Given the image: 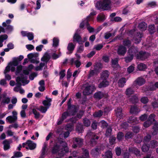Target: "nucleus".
Segmentation results:
<instances>
[{"label": "nucleus", "mask_w": 158, "mask_h": 158, "mask_svg": "<svg viewBox=\"0 0 158 158\" xmlns=\"http://www.w3.org/2000/svg\"><path fill=\"white\" fill-rule=\"evenodd\" d=\"M110 0H103L102 1H98L96 4V7L98 10L102 9L103 10H107L111 8Z\"/></svg>", "instance_id": "nucleus-1"}, {"label": "nucleus", "mask_w": 158, "mask_h": 158, "mask_svg": "<svg viewBox=\"0 0 158 158\" xmlns=\"http://www.w3.org/2000/svg\"><path fill=\"white\" fill-rule=\"evenodd\" d=\"M138 49L134 46L130 47L128 50L127 56L124 58L125 62L127 63L130 62L133 60L134 56L137 55L138 53Z\"/></svg>", "instance_id": "nucleus-2"}, {"label": "nucleus", "mask_w": 158, "mask_h": 158, "mask_svg": "<svg viewBox=\"0 0 158 158\" xmlns=\"http://www.w3.org/2000/svg\"><path fill=\"white\" fill-rule=\"evenodd\" d=\"M23 58L24 56L22 55H20L17 57H14L13 59V61L12 62H10L8 64V65L6 67L4 71V73L6 74L10 71V66H17L19 64V62L21 61Z\"/></svg>", "instance_id": "nucleus-3"}, {"label": "nucleus", "mask_w": 158, "mask_h": 158, "mask_svg": "<svg viewBox=\"0 0 158 158\" xmlns=\"http://www.w3.org/2000/svg\"><path fill=\"white\" fill-rule=\"evenodd\" d=\"M96 14V12L94 11L91 12L86 18L82 20L79 26L80 28L81 29H83L85 25L87 27V22H89V21H93L94 18V16Z\"/></svg>", "instance_id": "nucleus-4"}, {"label": "nucleus", "mask_w": 158, "mask_h": 158, "mask_svg": "<svg viewBox=\"0 0 158 158\" xmlns=\"http://www.w3.org/2000/svg\"><path fill=\"white\" fill-rule=\"evenodd\" d=\"M71 99L70 98L69 100L67 102L68 106L67 111L72 116L75 115L78 111L77 106L75 105H72L71 104Z\"/></svg>", "instance_id": "nucleus-5"}, {"label": "nucleus", "mask_w": 158, "mask_h": 158, "mask_svg": "<svg viewBox=\"0 0 158 158\" xmlns=\"http://www.w3.org/2000/svg\"><path fill=\"white\" fill-rule=\"evenodd\" d=\"M27 76H24V75L21 74H20V76H18L17 77L16 79V81L17 82V85L19 87H20L22 85L21 83L20 82L21 81L23 84V85L24 84H27L29 82V80H27Z\"/></svg>", "instance_id": "nucleus-6"}, {"label": "nucleus", "mask_w": 158, "mask_h": 158, "mask_svg": "<svg viewBox=\"0 0 158 158\" xmlns=\"http://www.w3.org/2000/svg\"><path fill=\"white\" fill-rule=\"evenodd\" d=\"M83 139L79 137H74L72 138L73 142L72 147L75 148L77 147H81L83 144Z\"/></svg>", "instance_id": "nucleus-7"}, {"label": "nucleus", "mask_w": 158, "mask_h": 158, "mask_svg": "<svg viewBox=\"0 0 158 158\" xmlns=\"http://www.w3.org/2000/svg\"><path fill=\"white\" fill-rule=\"evenodd\" d=\"M59 143L61 145L63 148L61 149L60 153L59 154L60 156H63L65 154L69 152V149L67 146V144L65 141L63 140H60Z\"/></svg>", "instance_id": "nucleus-8"}, {"label": "nucleus", "mask_w": 158, "mask_h": 158, "mask_svg": "<svg viewBox=\"0 0 158 158\" xmlns=\"http://www.w3.org/2000/svg\"><path fill=\"white\" fill-rule=\"evenodd\" d=\"M150 53L145 51H139L137 55V58L142 60H144L147 59L150 56Z\"/></svg>", "instance_id": "nucleus-9"}, {"label": "nucleus", "mask_w": 158, "mask_h": 158, "mask_svg": "<svg viewBox=\"0 0 158 158\" xmlns=\"http://www.w3.org/2000/svg\"><path fill=\"white\" fill-rule=\"evenodd\" d=\"M87 135H88L92 136L90 141V146L93 147L95 145L97 142V140L98 139L99 137L91 131L88 132Z\"/></svg>", "instance_id": "nucleus-10"}, {"label": "nucleus", "mask_w": 158, "mask_h": 158, "mask_svg": "<svg viewBox=\"0 0 158 158\" xmlns=\"http://www.w3.org/2000/svg\"><path fill=\"white\" fill-rule=\"evenodd\" d=\"M94 97L95 98L100 100L103 98H107L108 94L101 91H98L94 93Z\"/></svg>", "instance_id": "nucleus-11"}, {"label": "nucleus", "mask_w": 158, "mask_h": 158, "mask_svg": "<svg viewBox=\"0 0 158 158\" xmlns=\"http://www.w3.org/2000/svg\"><path fill=\"white\" fill-rule=\"evenodd\" d=\"M127 48L126 47L123 45H120L118 46L117 53L120 56H124L126 53Z\"/></svg>", "instance_id": "nucleus-12"}, {"label": "nucleus", "mask_w": 158, "mask_h": 158, "mask_svg": "<svg viewBox=\"0 0 158 158\" xmlns=\"http://www.w3.org/2000/svg\"><path fill=\"white\" fill-rule=\"evenodd\" d=\"M70 115H71L70 114L68 111H66L63 113L61 118L58 120L57 124L58 125H61L63 121Z\"/></svg>", "instance_id": "nucleus-13"}, {"label": "nucleus", "mask_w": 158, "mask_h": 158, "mask_svg": "<svg viewBox=\"0 0 158 158\" xmlns=\"http://www.w3.org/2000/svg\"><path fill=\"white\" fill-rule=\"evenodd\" d=\"M142 36V34L140 32H138L134 34L133 38L136 44H138L140 42Z\"/></svg>", "instance_id": "nucleus-14"}, {"label": "nucleus", "mask_w": 158, "mask_h": 158, "mask_svg": "<svg viewBox=\"0 0 158 158\" xmlns=\"http://www.w3.org/2000/svg\"><path fill=\"white\" fill-rule=\"evenodd\" d=\"M127 122L131 125H134L138 124L139 123V120L137 118L134 116H131L128 119Z\"/></svg>", "instance_id": "nucleus-15"}, {"label": "nucleus", "mask_w": 158, "mask_h": 158, "mask_svg": "<svg viewBox=\"0 0 158 158\" xmlns=\"http://www.w3.org/2000/svg\"><path fill=\"white\" fill-rule=\"evenodd\" d=\"M73 43L77 42L79 44L81 43V42L82 41V37L77 31L75 33L73 36Z\"/></svg>", "instance_id": "nucleus-16"}, {"label": "nucleus", "mask_w": 158, "mask_h": 158, "mask_svg": "<svg viewBox=\"0 0 158 158\" xmlns=\"http://www.w3.org/2000/svg\"><path fill=\"white\" fill-rule=\"evenodd\" d=\"M12 142L11 139H9V140L5 139L2 142V143L4 145L3 149L5 151H6L10 148V144Z\"/></svg>", "instance_id": "nucleus-17"}, {"label": "nucleus", "mask_w": 158, "mask_h": 158, "mask_svg": "<svg viewBox=\"0 0 158 158\" xmlns=\"http://www.w3.org/2000/svg\"><path fill=\"white\" fill-rule=\"evenodd\" d=\"M60 146L56 143L55 144L52 148L51 153L52 154H55L59 152L60 150Z\"/></svg>", "instance_id": "nucleus-18"}, {"label": "nucleus", "mask_w": 158, "mask_h": 158, "mask_svg": "<svg viewBox=\"0 0 158 158\" xmlns=\"http://www.w3.org/2000/svg\"><path fill=\"white\" fill-rule=\"evenodd\" d=\"M114 111L117 117L120 119H121L123 115L122 108L121 107H118L116 109H115Z\"/></svg>", "instance_id": "nucleus-19"}, {"label": "nucleus", "mask_w": 158, "mask_h": 158, "mask_svg": "<svg viewBox=\"0 0 158 158\" xmlns=\"http://www.w3.org/2000/svg\"><path fill=\"white\" fill-rule=\"evenodd\" d=\"M75 45H74L72 43H69L68 44L67 47V49L69 51V52H67V54H71L72 53L74 49Z\"/></svg>", "instance_id": "nucleus-20"}, {"label": "nucleus", "mask_w": 158, "mask_h": 158, "mask_svg": "<svg viewBox=\"0 0 158 158\" xmlns=\"http://www.w3.org/2000/svg\"><path fill=\"white\" fill-rule=\"evenodd\" d=\"M128 150L129 152L134 153L137 156L140 155V152L139 150L135 147L129 148Z\"/></svg>", "instance_id": "nucleus-21"}, {"label": "nucleus", "mask_w": 158, "mask_h": 158, "mask_svg": "<svg viewBox=\"0 0 158 158\" xmlns=\"http://www.w3.org/2000/svg\"><path fill=\"white\" fill-rule=\"evenodd\" d=\"M134 82L136 84L141 86L145 83V80L143 78L139 77Z\"/></svg>", "instance_id": "nucleus-22"}, {"label": "nucleus", "mask_w": 158, "mask_h": 158, "mask_svg": "<svg viewBox=\"0 0 158 158\" xmlns=\"http://www.w3.org/2000/svg\"><path fill=\"white\" fill-rule=\"evenodd\" d=\"M27 143L29 149L31 150H34L36 147V144L30 140H27Z\"/></svg>", "instance_id": "nucleus-23"}, {"label": "nucleus", "mask_w": 158, "mask_h": 158, "mask_svg": "<svg viewBox=\"0 0 158 158\" xmlns=\"http://www.w3.org/2000/svg\"><path fill=\"white\" fill-rule=\"evenodd\" d=\"M110 75V72L107 70L103 71L101 77L102 79L107 80Z\"/></svg>", "instance_id": "nucleus-24"}, {"label": "nucleus", "mask_w": 158, "mask_h": 158, "mask_svg": "<svg viewBox=\"0 0 158 158\" xmlns=\"http://www.w3.org/2000/svg\"><path fill=\"white\" fill-rule=\"evenodd\" d=\"M102 81L98 85L99 88L106 87L108 86L109 85V81L107 80L102 79Z\"/></svg>", "instance_id": "nucleus-25"}, {"label": "nucleus", "mask_w": 158, "mask_h": 158, "mask_svg": "<svg viewBox=\"0 0 158 158\" xmlns=\"http://www.w3.org/2000/svg\"><path fill=\"white\" fill-rule=\"evenodd\" d=\"M106 19L105 16L103 13L98 15L97 17V21L98 22H103Z\"/></svg>", "instance_id": "nucleus-26"}, {"label": "nucleus", "mask_w": 158, "mask_h": 158, "mask_svg": "<svg viewBox=\"0 0 158 158\" xmlns=\"http://www.w3.org/2000/svg\"><path fill=\"white\" fill-rule=\"evenodd\" d=\"M134 90L132 87H130L127 88L125 91V94L127 96L129 97L131 95L134 94Z\"/></svg>", "instance_id": "nucleus-27"}, {"label": "nucleus", "mask_w": 158, "mask_h": 158, "mask_svg": "<svg viewBox=\"0 0 158 158\" xmlns=\"http://www.w3.org/2000/svg\"><path fill=\"white\" fill-rule=\"evenodd\" d=\"M126 78L125 77H122L120 78L118 82V84L120 87H123L126 82Z\"/></svg>", "instance_id": "nucleus-28"}, {"label": "nucleus", "mask_w": 158, "mask_h": 158, "mask_svg": "<svg viewBox=\"0 0 158 158\" xmlns=\"http://www.w3.org/2000/svg\"><path fill=\"white\" fill-rule=\"evenodd\" d=\"M91 86L89 85L86 86L83 91V94L84 96L88 95L90 94V90L91 89Z\"/></svg>", "instance_id": "nucleus-29"}, {"label": "nucleus", "mask_w": 158, "mask_h": 158, "mask_svg": "<svg viewBox=\"0 0 158 158\" xmlns=\"http://www.w3.org/2000/svg\"><path fill=\"white\" fill-rule=\"evenodd\" d=\"M131 41L127 39H125L123 41V45L128 48L131 47Z\"/></svg>", "instance_id": "nucleus-30"}, {"label": "nucleus", "mask_w": 158, "mask_h": 158, "mask_svg": "<svg viewBox=\"0 0 158 158\" xmlns=\"http://www.w3.org/2000/svg\"><path fill=\"white\" fill-rule=\"evenodd\" d=\"M148 31L150 34H153L156 31V29L154 25H150L148 27Z\"/></svg>", "instance_id": "nucleus-31"}, {"label": "nucleus", "mask_w": 158, "mask_h": 158, "mask_svg": "<svg viewBox=\"0 0 158 158\" xmlns=\"http://www.w3.org/2000/svg\"><path fill=\"white\" fill-rule=\"evenodd\" d=\"M34 106H33L30 107V109L32 110L33 113L35 115V118L37 119H38L40 116V113L39 112H37L36 110L34 108Z\"/></svg>", "instance_id": "nucleus-32"}, {"label": "nucleus", "mask_w": 158, "mask_h": 158, "mask_svg": "<svg viewBox=\"0 0 158 158\" xmlns=\"http://www.w3.org/2000/svg\"><path fill=\"white\" fill-rule=\"evenodd\" d=\"M50 59V56L47 52H46L41 59V61L48 62Z\"/></svg>", "instance_id": "nucleus-33"}, {"label": "nucleus", "mask_w": 158, "mask_h": 158, "mask_svg": "<svg viewBox=\"0 0 158 158\" xmlns=\"http://www.w3.org/2000/svg\"><path fill=\"white\" fill-rule=\"evenodd\" d=\"M103 112L100 110L97 111H95L93 114V116L95 118H100L103 115Z\"/></svg>", "instance_id": "nucleus-34"}, {"label": "nucleus", "mask_w": 158, "mask_h": 158, "mask_svg": "<svg viewBox=\"0 0 158 158\" xmlns=\"http://www.w3.org/2000/svg\"><path fill=\"white\" fill-rule=\"evenodd\" d=\"M104 156L103 158H113V154L112 152L110 150L106 151L104 153V155H103Z\"/></svg>", "instance_id": "nucleus-35"}, {"label": "nucleus", "mask_w": 158, "mask_h": 158, "mask_svg": "<svg viewBox=\"0 0 158 158\" xmlns=\"http://www.w3.org/2000/svg\"><path fill=\"white\" fill-rule=\"evenodd\" d=\"M150 147L151 148H154L158 146V142L155 140H153L150 141Z\"/></svg>", "instance_id": "nucleus-36"}, {"label": "nucleus", "mask_w": 158, "mask_h": 158, "mask_svg": "<svg viewBox=\"0 0 158 158\" xmlns=\"http://www.w3.org/2000/svg\"><path fill=\"white\" fill-rule=\"evenodd\" d=\"M147 26V24L145 22H142L139 24L138 27L140 30L143 31L146 29Z\"/></svg>", "instance_id": "nucleus-37"}, {"label": "nucleus", "mask_w": 158, "mask_h": 158, "mask_svg": "<svg viewBox=\"0 0 158 158\" xmlns=\"http://www.w3.org/2000/svg\"><path fill=\"white\" fill-rule=\"evenodd\" d=\"M150 147V145L148 143H144L141 148L142 151L143 152H147L149 150Z\"/></svg>", "instance_id": "nucleus-38"}, {"label": "nucleus", "mask_w": 158, "mask_h": 158, "mask_svg": "<svg viewBox=\"0 0 158 158\" xmlns=\"http://www.w3.org/2000/svg\"><path fill=\"white\" fill-rule=\"evenodd\" d=\"M138 108L136 106H134L131 107L130 112L131 114H136L139 112Z\"/></svg>", "instance_id": "nucleus-39"}, {"label": "nucleus", "mask_w": 158, "mask_h": 158, "mask_svg": "<svg viewBox=\"0 0 158 158\" xmlns=\"http://www.w3.org/2000/svg\"><path fill=\"white\" fill-rule=\"evenodd\" d=\"M48 100H44L43 101L42 103L45 106L49 108L51 105V102L52 101V99H50Z\"/></svg>", "instance_id": "nucleus-40"}, {"label": "nucleus", "mask_w": 158, "mask_h": 158, "mask_svg": "<svg viewBox=\"0 0 158 158\" xmlns=\"http://www.w3.org/2000/svg\"><path fill=\"white\" fill-rule=\"evenodd\" d=\"M112 131V129L111 127L109 126L106 130L105 134V136L106 137H110L111 135Z\"/></svg>", "instance_id": "nucleus-41"}, {"label": "nucleus", "mask_w": 158, "mask_h": 158, "mask_svg": "<svg viewBox=\"0 0 158 158\" xmlns=\"http://www.w3.org/2000/svg\"><path fill=\"white\" fill-rule=\"evenodd\" d=\"M139 101L138 98L137 96L134 95L132 96L130 98V101L133 104L137 103Z\"/></svg>", "instance_id": "nucleus-42"}, {"label": "nucleus", "mask_w": 158, "mask_h": 158, "mask_svg": "<svg viewBox=\"0 0 158 158\" xmlns=\"http://www.w3.org/2000/svg\"><path fill=\"white\" fill-rule=\"evenodd\" d=\"M153 131L152 134L153 135L157 134L158 132V122L156 123L153 127Z\"/></svg>", "instance_id": "nucleus-43"}, {"label": "nucleus", "mask_w": 158, "mask_h": 158, "mask_svg": "<svg viewBox=\"0 0 158 158\" xmlns=\"http://www.w3.org/2000/svg\"><path fill=\"white\" fill-rule=\"evenodd\" d=\"M2 25L3 27H6V30L10 31H12L13 28L12 26L10 25H7L5 22H4L2 23Z\"/></svg>", "instance_id": "nucleus-44"}, {"label": "nucleus", "mask_w": 158, "mask_h": 158, "mask_svg": "<svg viewBox=\"0 0 158 158\" xmlns=\"http://www.w3.org/2000/svg\"><path fill=\"white\" fill-rule=\"evenodd\" d=\"M12 116H9L6 118V121L7 122H9L10 123H14L17 119H15L13 118Z\"/></svg>", "instance_id": "nucleus-45"}, {"label": "nucleus", "mask_w": 158, "mask_h": 158, "mask_svg": "<svg viewBox=\"0 0 158 158\" xmlns=\"http://www.w3.org/2000/svg\"><path fill=\"white\" fill-rule=\"evenodd\" d=\"M125 136L123 132L121 131L119 132L117 135V138L119 141H121Z\"/></svg>", "instance_id": "nucleus-46"}, {"label": "nucleus", "mask_w": 158, "mask_h": 158, "mask_svg": "<svg viewBox=\"0 0 158 158\" xmlns=\"http://www.w3.org/2000/svg\"><path fill=\"white\" fill-rule=\"evenodd\" d=\"M147 68L146 64L143 63H140L138 65L137 69L139 71H144Z\"/></svg>", "instance_id": "nucleus-47"}, {"label": "nucleus", "mask_w": 158, "mask_h": 158, "mask_svg": "<svg viewBox=\"0 0 158 158\" xmlns=\"http://www.w3.org/2000/svg\"><path fill=\"white\" fill-rule=\"evenodd\" d=\"M84 125L86 127H89L91 124L90 120L88 118H85L83 120Z\"/></svg>", "instance_id": "nucleus-48"}, {"label": "nucleus", "mask_w": 158, "mask_h": 158, "mask_svg": "<svg viewBox=\"0 0 158 158\" xmlns=\"http://www.w3.org/2000/svg\"><path fill=\"white\" fill-rule=\"evenodd\" d=\"M134 136V134L131 132H127L125 134L124 137L126 140H127L129 139L132 138Z\"/></svg>", "instance_id": "nucleus-49"}, {"label": "nucleus", "mask_w": 158, "mask_h": 158, "mask_svg": "<svg viewBox=\"0 0 158 158\" xmlns=\"http://www.w3.org/2000/svg\"><path fill=\"white\" fill-rule=\"evenodd\" d=\"M14 155L11 158H19L23 156L22 153L20 151L15 152H14Z\"/></svg>", "instance_id": "nucleus-50"}, {"label": "nucleus", "mask_w": 158, "mask_h": 158, "mask_svg": "<svg viewBox=\"0 0 158 158\" xmlns=\"http://www.w3.org/2000/svg\"><path fill=\"white\" fill-rule=\"evenodd\" d=\"M80 157L82 158H89V151L87 149H84L83 151L82 155Z\"/></svg>", "instance_id": "nucleus-51"}, {"label": "nucleus", "mask_w": 158, "mask_h": 158, "mask_svg": "<svg viewBox=\"0 0 158 158\" xmlns=\"http://www.w3.org/2000/svg\"><path fill=\"white\" fill-rule=\"evenodd\" d=\"M155 116L156 115L154 114H152L149 116L147 120L150 121V122H151L152 123L153 122L155 121Z\"/></svg>", "instance_id": "nucleus-52"}, {"label": "nucleus", "mask_w": 158, "mask_h": 158, "mask_svg": "<svg viewBox=\"0 0 158 158\" xmlns=\"http://www.w3.org/2000/svg\"><path fill=\"white\" fill-rule=\"evenodd\" d=\"M76 130L79 133H81L83 131V126L80 124L77 125L76 126Z\"/></svg>", "instance_id": "nucleus-53"}, {"label": "nucleus", "mask_w": 158, "mask_h": 158, "mask_svg": "<svg viewBox=\"0 0 158 158\" xmlns=\"http://www.w3.org/2000/svg\"><path fill=\"white\" fill-rule=\"evenodd\" d=\"M109 139V143L110 144L113 145L115 143L116 138L113 136H110Z\"/></svg>", "instance_id": "nucleus-54"}, {"label": "nucleus", "mask_w": 158, "mask_h": 158, "mask_svg": "<svg viewBox=\"0 0 158 158\" xmlns=\"http://www.w3.org/2000/svg\"><path fill=\"white\" fill-rule=\"evenodd\" d=\"M79 44L80 45L77 48V52L78 53H81L84 50V46L82 43H81Z\"/></svg>", "instance_id": "nucleus-55"}, {"label": "nucleus", "mask_w": 158, "mask_h": 158, "mask_svg": "<svg viewBox=\"0 0 158 158\" xmlns=\"http://www.w3.org/2000/svg\"><path fill=\"white\" fill-rule=\"evenodd\" d=\"M10 102V98L7 97L5 99L3 98L1 102L2 104H9Z\"/></svg>", "instance_id": "nucleus-56"}, {"label": "nucleus", "mask_w": 158, "mask_h": 158, "mask_svg": "<svg viewBox=\"0 0 158 158\" xmlns=\"http://www.w3.org/2000/svg\"><path fill=\"white\" fill-rule=\"evenodd\" d=\"M87 29L89 33H92L94 31V28L90 26L89 22H87Z\"/></svg>", "instance_id": "nucleus-57"}, {"label": "nucleus", "mask_w": 158, "mask_h": 158, "mask_svg": "<svg viewBox=\"0 0 158 158\" xmlns=\"http://www.w3.org/2000/svg\"><path fill=\"white\" fill-rule=\"evenodd\" d=\"M53 46L55 47H56L58 45L59 40L57 38L54 37L53 39Z\"/></svg>", "instance_id": "nucleus-58"}, {"label": "nucleus", "mask_w": 158, "mask_h": 158, "mask_svg": "<svg viewBox=\"0 0 158 158\" xmlns=\"http://www.w3.org/2000/svg\"><path fill=\"white\" fill-rule=\"evenodd\" d=\"M151 136L150 135H147L146 136L144 137L143 139V142H148L151 140Z\"/></svg>", "instance_id": "nucleus-59"}, {"label": "nucleus", "mask_w": 158, "mask_h": 158, "mask_svg": "<svg viewBox=\"0 0 158 158\" xmlns=\"http://www.w3.org/2000/svg\"><path fill=\"white\" fill-rule=\"evenodd\" d=\"M47 148H45V147H43L42 149L41 152V153L40 156V158H44L45 156L46 152V149Z\"/></svg>", "instance_id": "nucleus-60"}, {"label": "nucleus", "mask_w": 158, "mask_h": 158, "mask_svg": "<svg viewBox=\"0 0 158 158\" xmlns=\"http://www.w3.org/2000/svg\"><path fill=\"white\" fill-rule=\"evenodd\" d=\"M141 102L143 104H147L149 102V99L147 97H143L140 99Z\"/></svg>", "instance_id": "nucleus-61"}, {"label": "nucleus", "mask_w": 158, "mask_h": 158, "mask_svg": "<svg viewBox=\"0 0 158 158\" xmlns=\"http://www.w3.org/2000/svg\"><path fill=\"white\" fill-rule=\"evenodd\" d=\"M27 37L29 40H32L34 38V34L32 32H28Z\"/></svg>", "instance_id": "nucleus-62"}, {"label": "nucleus", "mask_w": 158, "mask_h": 158, "mask_svg": "<svg viewBox=\"0 0 158 158\" xmlns=\"http://www.w3.org/2000/svg\"><path fill=\"white\" fill-rule=\"evenodd\" d=\"M65 70L63 69L61 70L59 73V74L60 75V79L61 80L65 76Z\"/></svg>", "instance_id": "nucleus-63"}, {"label": "nucleus", "mask_w": 158, "mask_h": 158, "mask_svg": "<svg viewBox=\"0 0 158 158\" xmlns=\"http://www.w3.org/2000/svg\"><path fill=\"white\" fill-rule=\"evenodd\" d=\"M148 115L147 114H144L142 115L139 117V119L141 121H145L147 118Z\"/></svg>", "instance_id": "nucleus-64"}]
</instances>
